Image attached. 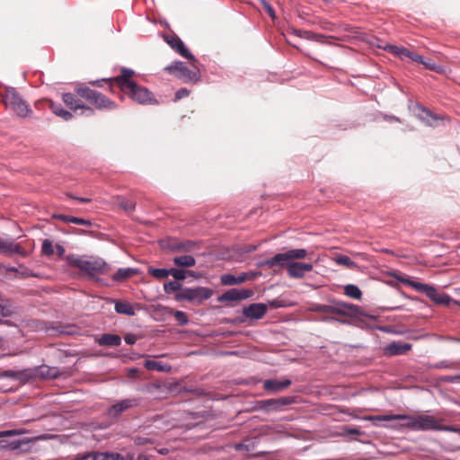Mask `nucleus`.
Wrapping results in <instances>:
<instances>
[{"label":"nucleus","mask_w":460,"mask_h":460,"mask_svg":"<svg viewBox=\"0 0 460 460\" xmlns=\"http://www.w3.org/2000/svg\"><path fill=\"white\" fill-rule=\"evenodd\" d=\"M55 248H56L58 255L59 257H62L64 255V253H65V248L62 245H60V244H57L55 246Z\"/></svg>","instance_id":"50"},{"label":"nucleus","mask_w":460,"mask_h":460,"mask_svg":"<svg viewBox=\"0 0 460 460\" xmlns=\"http://www.w3.org/2000/svg\"><path fill=\"white\" fill-rule=\"evenodd\" d=\"M53 217L54 218H57V219H59L61 221H64V222H68V219H69V216H66V215H61V214H55L53 215Z\"/></svg>","instance_id":"48"},{"label":"nucleus","mask_w":460,"mask_h":460,"mask_svg":"<svg viewBox=\"0 0 460 460\" xmlns=\"http://www.w3.org/2000/svg\"><path fill=\"white\" fill-rule=\"evenodd\" d=\"M136 274V270L131 268L119 269L113 275L112 279L115 281H123Z\"/></svg>","instance_id":"27"},{"label":"nucleus","mask_w":460,"mask_h":460,"mask_svg":"<svg viewBox=\"0 0 460 460\" xmlns=\"http://www.w3.org/2000/svg\"><path fill=\"white\" fill-rule=\"evenodd\" d=\"M409 58H411V60H413L415 62L421 63V64H422V61L424 60V58L421 56L412 53V52L411 53Z\"/></svg>","instance_id":"46"},{"label":"nucleus","mask_w":460,"mask_h":460,"mask_svg":"<svg viewBox=\"0 0 460 460\" xmlns=\"http://www.w3.org/2000/svg\"><path fill=\"white\" fill-rule=\"evenodd\" d=\"M422 65L429 69V70H433V71H436L438 73H445L446 72V68L443 67L442 66H438V65H436L431 59L429 58H427L422 61Z\"/></svg>","instance_id":"35"},{"label":"nucleus","mask_w":460,"mask_h":460,"mask_svg":"<svg viewBox=\"0 0 460 460\" xmlns=\"http://www.w3.org/2000/svg\"><path fill=\"white\" fill-rule=\"evenodd\" d=\"M22 444V441L21 440H17V441H13L10 444V447L12 449H17L20 447Z\"/></svg>","instance_id":"53"},{"label":"nucleus","mask_w":460,"mask_h":460,"mask_svg":"<svg viewBox=\"0 0 460 460\" xmlns=\"http://www.w3.org/2000/svg\"><path fill=\"white\" fill-rule=\"evenodd\" d=\"M97 342L100 346L116 347L120 345L121 338L117 334L106 333L98 338Z\"/></svg>","instance_id":"20"},{"label":"nucleus","mask_w":460,"mask_h":460,"mask_svg":"<svg viewBox=\"0 0 460 460\" xmlns=\"http://www.w3.org/2000/svg\"><path fill=\"white\" fill-rule=\"evenodd\" d=\"M236 279L238 281V284H241L248 279V276L246 273H244V274H242V275L236 277Z\"/></svg>","instance_id":"51"},{"label":"nucleus","mask_w":460,"mask_h":460,"mask_svg":"<svg viewBox=\"0 0 460 460\" xmlns=\"http://www.w3.org/2000/svg\"><path fill=\"white\" fill-rule=\"evenodd\" d=\"M411 348V344L402 342H393L386 346L385 353L391 356L402 355L407 353Z\"/></svg>","instance_id":"18"},{"label":"nucleus","mask_w":460,"mask_h":460,"mask_svg":"<svg viewBox=\"0 0 460 460\" xmlns=\"http://www.w3.org/2000/svg\"><path fill=\"white\" fill-rule=\"evenodd\" d=\"M173 262L180 267H192L195 265L196 261L190 255H182L173 258Z\"/></svg>","instance_id":"28"},{"label":"nucleus","mask_w":460,"mask_h":460,"mask_svg":"<svg viewBox=\"0 0 460 460\" xmlns=\"http://www.w3.org/2000/svg\"><path fill=\"white\" fill-rule=\"evenodd\" d=\"M307 255L305 249H293L285 252L276 254L270 259H268L260 263L261 266H267L272 268L275 265L285 266L288 261H295L296 259H304Z\"/></svg>","instance_id":"6"},{"label":"nucleus","mask_w":460,"mask_h":460,"mask_svg":"<svg viewBox=\"0 0 460 460\" xmlns=\"http://www.w3.org/2000/svg\"><path fill=\"white\" fill-rule=\"evenodd\" d=\"M284 267L287 268L288 276L293 279H301L305 275V273L313 270V265L311 263L298 262L295 261H288Z\"/></svg>","instance_id":"10"},{"label":"nucleus","mask_w":460,"mask_h":460,"mask_svg":"<svg viewBox=\"0 0 460 460\" xmlns=\"http://www.w3.org/2000/svg\"><path fill=\"white\" fill-rule=\"evenodd\" d=\"M145 367L148 370H157V371H168L170 369L169 367L163 365L161 362L155 360H146L145 362Z\"/></svg>","instance_id":"31"},{"label":"nucleus","mask_w":460,"mask_h":460,"mask_svg":"<svg viewBox=\"0 0 460 460\" xmlns=\"http://www.w3.org/2000/svg\"><path fill=\"white\" fill-rule=\"evenodd\" d=\"M190 276V277H193V278H197L198 277V274L195 272V271H192V270H187L186 271V276Z\"/></svg>","instance_id":"54"},{"label":"nucleus","mask_w":460,"mask_h":460,"mask_svg":"<svg viewBox=\"0 0 460 460\" xmlns=\"http://www.w3.org/2000/svg\"><path fill=\"white\" fill-rule=\"evenodd\" d=\"M291 385V381L289 379L284 380H275V379H268L263 383V388L267 391L272 393L280 392L286 388H288Z\"/></svg>","instance_id":"15"},{"label":"nucleus","mask_w":460,"mask_h":460,"mask_svg":"<svg viewBox=\"0 0 460 460\" xmlns=\"http://www.w3.org/2000/svg\"><path fill=\"white\" fill-rule=\"evenodd\" d=\"M169 248L174 250V249H179L180 247L172 244V245L169 246Z\"/></svg>","instance_id":"58"},{"label":"nucleus","mask_w":460,"mask_h":460,"mask_svg":"<svg viewBox=\"0 0 460 460\" xmlns=\"http://www.w3.org/2000/svg\"><path fill=\"white\" fill-rule=\"evenodd\" d=\"M49 108L57 116L62 118L65 120H69L72 119V114L64 110L60 104L54 103L53 102H49Z\"/></svg>","instance_id":"25"},{"label":"nucleus","mask_w":460,"mask_h":460,"mask_svg":"<svg viewBox=\"0 0 460 460\" xmlns=\"http://www.w3.org/2000/svg\"><path fill=\"white\" fill-rule=\"evenodd\" d=\"M67 261L89 275L104 274L110 270V266L101 259H86L84 256H68Z\"/></svg>","instance_id":"2"},{"label":"nucleus","mask_w":460,"mask_h":460,"mask_svg":"<svg viewBox=\"0 0 460 460\" xmlns=\"http://www.w3.org/2000/svg\"><path fill=\"white\" fill-rule=\"evenodd\" d=\"M166 70L184 83H197L200 77L198 71L188 69L183 62H174L168 66Z\"/></svg>","instance_id":"7"},{"label":"nucleus","mask_w":460,"mask_h":460,"mask_svg":"<svg viewBox=\"0 0 460 460\" xmlns=\"http://www.w3.org/2000/svg\"><path fill=\"white\" fill-rule=\"evenodd\" d=\"M148 272L155 278L162 279L170 276V270L150 268Z\"/></svg>","instance_id":"36"},{"label":"nucleus","mask_w":460,"mask_h":460,"mask_svg":"<svg viewBox=\"0 0 460 460\" xmlns=\"http://www.w3.org/2000/svg\"><path fill=\"white\" fill-rule=\"evenodd\" d=\"M75 92L79 96H81L82 98L88 101L91 104L93 103V102L97 94L96 91L92 90L88 87H83V86L77 87L75 89Z\"/></svg>","instance_id":"26"},{"label":"nucleus","mask_w":460,"mask_h":460,"mask_svg":"<svg viewBox=\"0 0 460 460\" xmlns=\"http://www.w3.org/2000/svg\"><path fill=\"white\" fill-rule=\"evenodd\" d=\"M394 420H402L405 422L401 425L402 428H407L415 430L414 415H405V414H394Z\"/></svg>","instance_id":"29"},{"label":"nucleus","mask_w":460,"mask_h":460,"mask_svg":"<svg viewBox=\"0 0 460 460\" xmlns=\"http://www.w3.org/2000/svg\"><path fill=\"white\" fill-rule=\"evenodd\" d=\"M68 223H74L76 225H82V226H92L91 221L84 219V218H80V217H70L68 219Z\"/></svg>","instance_id":"42"},{"label":"nucleus","mask_w":460,"mask_h":460,"mask_svg":"<svg viewBox=\"0 0 460 460\" xmlns=\"http://www.w3.org/2000/svg\"><path fill=\"white\" fill-rule=\"evenodd\" d=\"M175 320L180 325H186L189 323L188 315L182 311H172Z\"/></svg>","instance_id":"37"},{"label":"nucleus","mask_w":460,"mask_h":460,"mask_svg":"<svg viewBox=\"0 0 460 460\" xmlns=\"http://www.w3.org/2000/svg\"><path fill=\"white\" fill-rule=\"evenodd\" d=\"M37 375L46 378H52L57 376V370L47 366H43L37 370Z\"/></svg>","instance_id":"32"},{"label":"nucleus","mask_w":460,"mask_h":460,"mask_svg":"<svg viewBox=\"0 0 460 460\" xmlns=\"http://www.w3.org/2000/svg\"><path fill=\"white\" fill-rule=\"evenodd\" d=\"M120 207L125 210L131 211L134 209V204L132 202H121Z\"/></svg>","instance_id":"47"},{"label":"nucleus","mask_w":460,"mask_h":460,"mask_svg":"<svg viewBox=\"0 0 460 460\" xmlns=\"http://www.w3.org/2000/svg\"><path fill=\"white\" fill-rule=\"evenodd\" d=\"M137 369H135V368H133V369H131V370H130V373H132V375H135V373H137Z\"/></svg>","instance_id":"60"},{"label":"nucleus","mask_w":460,"mask_h":460,"mask_svg":"<svg viewBox=\"0 0 460 460\" xmlns=\"http://www.w3.org/2000/svg\"><path fill=\"white\" fill-rule=\"evenodd\" d=\"M333 261L337 264L346 266L347 268H353L356 266L355 262H353L348 256L342 254L335 256Z\"/></svg>","instance_id":"33"},{"label":"nucleus","mask_w":460,"mask_h":460,"mask_svg":"<svg viewBox=\"0 0 460 460\" xmlns=\"http://www.w3.org/2000/svg\"><path fill=\"white\" fill-rule=\"evenodd\" d=\"M415 430H449L448 427L441 424L440 420L428 414L414 415Z\"/></svg>","instance_id":"8"},{"label":"nucleus","mask_w":460,"mask_h":460,"mask_svg":"<svg viewBox=\"0 0 460 460\" xmlns=\"http://www.w3.org/2000/svg\"><path fill=\"white\" fill-rule=\"evenodd\" d=\"M0 251L9 254L17 253L22 257H26L28 254L27 252L19 243L1 239Z\"/></svg>","instance_id":"16"},{"label":"nucleus","mask_w":460,"mask_h":460,"mask_svg":"<svg viewBox=\"0 0 460 460\" xmlns=\"http://www.w3.org/2000/svg\"><path fill=\"white\" fill-rule=\"evenodd\" d=\"M213 294L210 288L205 287L196 288H183L175 294L177 301H189L196 304H200L208 299Z\"/></svg>","instance_id":"4"},{"label":"nucleus","mask_w":460,"mask_h":460,"mask_svg":"<svg viewBox=\"0 0 460 460\" xmlns=\"http://www.w3.org/2000/svg\"><path fill=\"white\" fill-rule=\"evenodd\" d=\"M295 402V397L285 396L278 399H268L262 401L261 407L266 411H280L283 407Z\"/></svg>","instance_id":"11"},{"label":"nucleus","mask_w":460,"mask_h":460,"mask_svg":"<svg viewBox=\"0 0 460 460\" xmlns=\"http://www.w3.org/2000/svg\"><path fill=\"white\" fill-rule=\"evenodd\" d=\"M134 72L130 69L124 68L121 75L113 79V81L120 87L121 91L128 94L134 102L140 104H151L155 102L153 94L143 86L137 84L131 80Z\"/></svg>","instance_id":"1"},{"label":"nucleus","mask_w":460,"mask_h":460,"mask_svg":"<svg viewBox=\"0 0 460 460\" xmlns=\"http://www.w3.org/2000/svg\"><path fill=\"white\" fill-rule=\"evenodd\" d=\"M170 275L172 276L176 280H182L186 278V271L178 269L170 270Z\"/></svg>","instance_id":"41"},{"label":"nucleus","mask_w":460,"mask_h":460,"mask_svg":"<svg viewBox=\"0 0 460 460\" xmlns=\"http://www.w3.org/2000/svg\"><path fill=\"white\" fill-rule=\"evenodd\" d=\"M352 433L358 434V432L357 430L351 431Z\"/></svg>","instance_id":"63"},{"label":"nucleus","mask_w":460,"mask_h":460,"mask_svg":"<svg viewBox=\"0 0 460 460\" xmlns=\"http://www.w3.org/2000/svg\"><path fill=\"white\" fill-rule=\"evenodd\" d=\"M252 295V291L250 289H237L232 288L218 297L219 302L225 301H239L246 299Z\"/></svg>","instance_id":"13"},{"label":"nucleus","mask_w":460,"mask_h":460,"mask_svg":"<svg viewBox=\"0 0 460 460\" xmlns=\"http://www.w3.org/2000/svg\"><path fill=\"white\" fill-rule=\"evenodd\" d=\"M77 200H79L80 202H89L90 201V199H87V198H76Z\"/></svg>","instance_id":"56"},{"label":"nucleus","mask_w":460,"mask_h":460,"mask_svg":"<svg viewBox=\"0 0 460 460\" xmlns=\"http://www.w3.org/2000/svg\"><path fill=\"white\" fill-rule=\"evenodd\" d=\"M93 456L94 460H126L124 456L114 452H101Z\"/></svg>","instance_id":"24"},{"label":"nucleus","mask_w":460,"mask_h":460,"mask_svg":"<svg viewBox=\"0 0 460 460\" xmlns=\"http://www.w3.org/2000/svg\"><path fill=\"white\" fill-rule=\"evenodd\" d=\"M423 112L427 115V117L430 118L432 120H436L437 119V118L433 117L429 111H423Z\"/></svg>","instance_id":"55"},{"label":"nucleus","mask_w":460,"mask_h":460,"mask_svg":"<svg viewBox=\"0 0 460 460\" xmlns=\"http://www.w3.org/2000/svg\"><path fill=\"white\" fill-rule=\"evenodd\" d=\"M333 305H317L314 307L312 310L323 312V313H337V314H344L346 309L348 308V304L336 302Z\"/></svg>","instance_id":"19"},{"label":"nucleus","mask_w":460,"mask_h":460,"mask_svg":"<svg viewBox=\"0 0 460 460\" xmlns=\"http://www.w3.org/2000/svg\"><path fill=\"white\" fill-rule=\"evenodd\" d=\"M124 340L128 344L132 345V344L136 343V341L138 340V337L135 334L128 333V334L125 335Z\"/></svg>","instance_id":"45"},{"label":"nucleus","mask_w":460,"mask_h":460,"mask_svg":"<svg viewBox=\"0 0 460 460\" xmlns=\"http://www.w3.org/2000/svg\"><path fill=\"white\" fill-rule=\"evenodd\" d=\"M411 51L408 50L407 49L405 48H401V50H400V58H403V57H406V58H409L410 55H411Z\"/></svg>","instance_id":"49"},{"label":"nucleus","mask_w":460,"mask_h":460,"mask_svg":"<svg viewBox=\"0 0 460 460\" xmlns=\"http://www.w3.org/2000/svg\"><path fill=\"white\" fill-rule=\"evenodd\" d=\"M62 100L66 103V105H67L71 110H81V113L86 115H91L93 113V109H91L88 106H85L80 99L76 98L74 94L70 93H64L62 96Z\"/></svg>","instance_id":"12"},{"label":"nucleus","mask_w":460,"mask_h":460,"mask_svg":"<svg viewBox=\"0 0 460 460\" xmlns=\"http://www.w3.org/2000/svg\"><path fill=\"white\" fill-rule=\"evenodd\" d=\"M264 5H265V8H266V10H267L268 13H269L272 18H274V17H275V13H274V11H273L272 7H271L270 5H269L268 4H265Z\"/></svg>","instance_id":"52"},{"label":"nucleus","mask_w":460,"mask_h":460,"mask_svg":"<svg viewBox=\"0 0 460 460\" xmlns=\"http://www.w3.org/2000/svg\"><path fill=\"white\" fill-rule=\"evenodd\" d=\"M402 281L403 283H406L408 286L413 288L417 291L425 293L429 298H430L437 304L448 305L452 302V299L450 298L449 296L438 293V290L431 286L420 282H415L410 279H402Z\"/></svg>","instance_id":"5"},{"label":"nucleus","mask_w":460,"mask_h":460,"mask_svg":"<svg viewBox=\"0 0 460 460\" xmlns=\"http://www.w3.org/2000/svg\"><path fill=\"white\" fill-rule=\"evenodd\" d=\"M115 311L118 314H126V315H135V308L134 306L127 302V301H121L118 300L115 302Z\"/></svg>","instance_id":"22"},{"label":"nucleus","mask_w":460,"mask_h":460,"mask_svg":"<svg viewBox=\"0 0 460 460\" xmlns=\"http://www.w3.org/2000/svg\"><path fill=\"white\" fill-rule=\"evenodd\" d=\"M190 93V91L186 88H181L175 93V101L181 100V98L187 97Z\"/></svg>","instance_id":"44"},{"label":"nucleus","mask_w":460,"mask_h":460,"mask_svg":"<svg viewBox=\"0 0 460 460\" xmlns=\"http://www.w3.org/2000/svg\"><path fill=\"white\" fill-rule=\"evenodd\" d=\"M92 104L95 105L98 109L111 110L116 107L113 102L98 92Z\"/></svg>","instance_id":"21"},{"label":"nucleus","mask_w":460,"mask_h":460,"mask_svg":"<svg viewBox=\"0 0 460 460\" xmlns=\"http://www.w3.org/2000/svg\"><path fill=\"white\" fill-rule=\"evenodd\" d=\"M344 292L346 296L355 299H359L362 295L360 289L357 286L352 284L345 286Z\"/></svg>","instance_id":"30"},{"label":"nucleus","mask_w":460,"mask_h":460,"mask_svg":"<svg viewBox=\"0 0 460 460\" xmlns=\"http://www.w3.org/2000/svg\"><path fill=\"white\" fill-rule=\"evenodd\" d=\"M394 414H385V415H375V416H367L365 417V420H371L373 422L376 421H389L394 420Z\"/></svg>","instance_id":"39"},{"label":"nucleus","mask_w":460,"mask_h":460,"mask_svg":"<svg viewBox=\"0 0 460 460\" xmlns=\"http://www.w3.org/2000/svg\"><path fill=\"white\" fill-rule=\"evenodd\" d=\"M137 404L136 400L133 399H126L122 400L119 402L112 405L109 411L108 414L111 417H118L121 412H123L125 410L131 408Z\"/></svg>","instance_id":"17"},{"label":"nucleus","mask_w":460,"mask_h":460,"mask_svg":"<svg viewBox=\"0 0 460 460\" xmlns=\"http://www.w3.org/2000/svg\"><path fill=\"white\" fill-rule=\"evenodd\" d=\"M23 433H24V430H21V429L6 430V431L0 432V438L14 436V435H21Z\"/></svg>","instance_id":"43"},{"label":"nucleus","mask_w":460,"mask_h":460,"mask_svg":"<svg viewBox=\"0 0 460 460\" xmlns=\"http://www.w3.org/2000/svg\"><path fill=\"white\" fill-rule=\"evenodd\" d=\"M221 282L226 286L237 285L236 277L232 274H226L221 277Z\"/></svg>","instance_id":"40"},{"label":"nucleus","mask_w":460,"mask_h":460,"mask_svg":"<svg viewBox=\"0 0 460 460\" xmlns=\"http://www.w3.org/2000/svg\"><path fill=\"white\" fill-rule=\"evenodd\" d=\"M425 119H427V122H428L429 125H431V126H433V125H434V124L429 120V118H425Z\"/></svg>","instance_id":"59"},{"label":"nucleus","mask_w":460,"mask_h":460,"mask_svg":"<svg viewBox=\"0 0 460 460\" xmlns=\"http://www.w3.org/2000/svg\"><path fill=\"white\" fill-rule=\"evenodd\" d=\"M137 369H135V368H133V369H131V370H130V373H132V375H135V373H137Z\"/></svg>","instance_id":"61"},{"label":"nucleus","mask_w":460,"mask_h":460,"mask_svg":"<svg viewBox=\"0 0 460 460\" xmlns=\"http://www.w3.org/2000/svg\"><path fill=\"white\" fill-rule=\"evenodd\" d=\"M55 247L53 246V243L51 241L48 240V239H45L42 243V253H44L45 255H48V256H50L52 254H54L55 252Z\"/></svg>","instance_id":"38"},{"label":"nucleus","mask_w":460,"mask_h":460,"mask_svg":"<svg viewBox=\"0 0 460 460\" xmlns=\"http://www.w3.org/2000/svg\"><path fill=\"white\" fill-rule=\"evenodd\" d=\"M367 42L372 46H376L379 49H383L385 50L389 51L390 53L399 57L400 56V50L402 47L394 46V45H382L379 43V40L376 38L371 37L367 40Z\"/></svg>","instance_id":"23"},{"label":"nucleus","mask_w":460,"mask_h":460,"mask_svg":"<svg viewBox=\"0 0 460 460\" xmlns=\"http://www.w3.org/2000/svg\"><path fill=\"white\" fill-rule=\"evenodd\" d=\"M266 312L267 305L262 303L252 304L243 310V314L245 317L256 320L262 318Z\"/></svg>","instance_id":"14"},{"label":"nucleus","mask_w":460,"mask_h":460,"mask_svg":"<svg viewBox=\"0 0 460 460\" xmlns=\"http://www.w3.org/2000/svg\"><path fill=\"white\" fill-rule=\"evenodd\" d=\"M164 40L174 50H176L183 58L192 61V65L196 62L193 55L185 47L182 40L176 35H164Z\"/></svg>","instance_id":"9"},{"label":"nucleus","mask_w":460,"mask_h":460,"mask_svg":"<svg viewBox=\"0 0 460 460\" xmlns=\"http://www.w3.org/2000/svg\"><path fill=\"white\" fill-rule=\"evenodd\" d=\"M3 102L7 109L19 117H27L31 113V110L13 88L5 90Z\"/></svg>","instance_id":"3"},{"label":"nucleus","mask_w":460,"mask_h":460,"mask_svg":"<svg viewBox=\"0 0 460 460\" xmlns=\"http://www.w3.org/2000/svg\"><path fill=\"white\" fill-rule=\"evenodd\" d=\"M164 289L165 293L171 294L173 292L178 293L181 289H183V288L181 287V283H179L178 281L175 280V281H169V282L165 283L164 286Z\"/></svg>","instance_id":"34"},{"label":"nucleus","mask_w":460,"mask_h":460,"mask_svg":"<svg viewBox=\"0 0 460 460\" xmlns=\"http://www.w3.org/2000/svg\"><path fill=\"white\" fill-rule=\"evenodd\" d=\"M322 38H323V36H321V35H318V36H317V40H320V39H322Z\"/></svg>","instance_id":"62"},{"label":"nucleus","mask_w":460,"mask_h":460,"mask_svg":"<svg viewBox=\"0 0 460 460\" xmlns=\"http://www.w3.org/2000/svg\"><path fill=\"white\" fill-rule=\"evenodd\" d=\"M456 379H460V376H455L448 378L449 381L454 382Z\"/></svg>","instance_id":"57"}]
</instances>
